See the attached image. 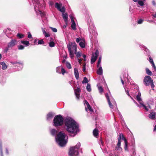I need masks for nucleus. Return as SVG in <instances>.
Returning a JSON list of instances; mask_svg holds the SVG:
<instances>
[{"mask_svg":"<svg viewBox=\"0 0 156 156\" xmlns=\"http://www.w3.org/2000/svg\"><path fill=\"white\" fill-rule=\"evenodd\" d=\"M64 123L66 129L69 133L73 134V136L76 135L79 130V126L74 120L67 117L64 119Z\"/></svg>","mask_w":156,"mask_h":156,"instance_id":"1","label":"nucleus"},{"mask_svg":"<svg viewBox=\"0 0 156 156\" xmlns=\"http://www.w3.org/2000/svg\"><path fill=\"white\" fill-rule=\"evenodd\" d=\"M66 135L62 132H60L57 135L56 140L57 142L61 147H64L66 144L67 141L65 139Z\"/></svg>","mask_w":156,"mask_h":156,"instance_id":"2","label":"nucleus"},{"mask_svg":"<svg viewBox=\"0 0 156 156\" xmlns=\"http://www.w3.org/2000/svg\"><path fill=\"white\" fill-rule=\"evenodd\" d=\"M64 119L60 115H56L53 120V125L56 127L62 126L63 123Z\"/></svg>","mask_w":156,"mask_h":156,"instance_id":"3","label":"nucleus"},{"mask_svg":"<svg viewBox=\"0 0 156 156\" xmlns=\"http://www.w3.org/2000/svg\"><path fill=\"white\" fill-rule=\"evenodd\" d=\"M80 146V143H78L75 146L71 147L69 152V154L70 156H78L79 152L77 149Z\"/></svg>","mask_w":156,"mask_h":156,"instance_id":"4","label":"nucleus"},{"mask_svg":"<svg viewBox=\"0 0 156 156\" xmlns=\"http://www.w3.org/2000/svg\"><path fill=\"white\" fill-rule=\"evenodd\" d=\"M144 83L146 86H148L150 84L152 88H153L154 87L153 80L149 76H146L144 80Z\"/></svg>","mask_w":156,"mask_h":156,"instance_id":"5","label":"nucleus"},{"mask_svg":"<svg viewBox=\"0 0 156 156\" xmlns=\"http://www.w3.org/2000/svg\"><path fill=\"white\" fill-rule=\"evenodd\" d=\"M99 51L98 50H96L95 53H93L92 54L91 58V63L92 64L96 61L97 57L98 56Z\"/></svg>","mask_w":156,"mask_h":156,"instance_id":"6","label":"nucleus"},{"mask_svg":"<svg viewBox=\"0 0 156 156\" xmlns=\"http://www.w3.org/2000/svg\"><path fill=\"white\" fill-rule=\"evenodd\" d=\"M17 41L16 39H12L8 44V47L12 48L15 46L17 43Z\"/></svg>","mask_w":156,"mask_h":156,"instance_id":"7","label":"nucleus"},{"mask_svg":"<svg viewBox=\"0 0 156 156\" xmlns=\"http://www.w3.org/2000/svg\"><path fill=\"white\" fill-rule=\"evenodd\" d=\"M76 98L79 99L80 97V93L81 92V89L78 87L74 90Z\"/></svg>","mask_w":156,"mask_h":156,"instance_id":"8","label":"nucleus"},{"mask_svg":"<svg viewBox=\"0 0 156 156\" xmlns=\"http://www.w3.org/2000/svg\"><path fill=\"white\" fill-rule=\"evenodd\" d=\"M70 46V45H69ZM71 50L74 51V52L77 51V45L75 42L72 43L71 45H70Z\"/></svg>","mask_w":156,"mask_h":156,"instance_id":"9","label":"nucleus"},{"mask_svg":"<svg viewBox=\"0 0 156 156\" xmlns=\"http://www.w3.org/2000/svg\"><path fill=\"white\" fill-rule=\"evenodd\" d=\"M68 48L69 53V55L71 58H73L74 57V54L73 50H71L70 46H68Z\"/></svg>","mask_w":156,"mask_h":156,"instance_id":"10","label":"nucleus"},{"mask_svg":"<svg viewBox=\"0 0 156 156\" xmlns=\"http://www.w3.org/2000/svg\"><path fill=\"white\" fill-rule=\"evenodd\" d=\"M99 131L98 129H95L93 131V133L94 136L95 137L98 138V137Z\"/></svg>","mask_w":156,"mask_h":156,"instance_id":"11","label":"nucleus"},{"mask_svg":"<svg viewBox=\"0 0 156 156\" xmlns=\"http://www.w3.org/2000/svg\"><path fill=\"white\" fill-rule=\"evenodd\" d=\"M62 17L64 20L65 23L66 25V26L67 25V20H68V15L67 13H64L62 14Z\"/></svg>","mask_w":156,"mask_h":156,"instance_id":"12","label":"nucleus"},{"mask_svg":"<svg viewBox=\"0 0 156 156\" xmlns=\"http://www.w3.org/2000/svg\"><path fill=\"white\" fill-rule=\"evenodd\" d=\"M54 115V114L52 112H49L47 115V119L48 120L51 119L53 117Z\"/></svg>","mask_w":156,"mask_h":156,"instance_id":"13","label":"nucleus"},{"mask_svg":"<svg viewBox=\"0 0 156 156\" xmlns=\"http://www.w3.org/2000/svg\"><path fill=\"white\" fill-rule=\"evenodd\" d=\"M121 144V141H120L119 140H118V143L117 145V146L115 147V148L117 150H120L121 149V150H122V147H120Z\"/></svg>","mask_w":156,"mask_h":156,"instance_id":"14","label":"nucleus"},{"mask_svg":"<svg viewBox=\"0 0 156 156\" xmlns=\"http://www.w3.org/2000/svg\"><path fill=\"white\" fill-rule=\"evenodd\" d=\"M74 74L75 78L77 80L79 78V72L78 69L77 68H74Z\"/></svg>","mask_w":156,"mask_h":156,"instance_id":"15","label":"nucleus"},{"mask_svg":"<svg viewBox=\"0 0 156 156\" xmlns=\"http://www.w3.org/2000/svg\"><path fill=\"white\" fill-rule=\"evenodd\" d=\"M121 139L123 140H124V142H126V141H127V140L126 139V138L124 136L123 134L122 133H121L120 134L118 138V140H119L120 141H121Z\"/></svg>","mask_w":156,"mask_h":156,"instance_id":"16","label":"nucleus"},{"mask_svg":"<svg viewBox=\"0 0 156 156\" xmlns=\"http://www.w3.org/2000/svg\"><path fill=\"white\" fill-rule=\"evenodd\" d=\"M155 115L156 114L155 112H152L149 114V117L151 119H154L155 118Z\"/></svg>","mask_w":156,"mask_h":156,"instance_id":"17","label":"nucleus"},{"mask_svg":"<svg viewBox=\"0 0 156 156\" xmlns=\"http://www.w3.org/2000/svg\"><path fill=\"white\" fill-rule=\"evenodd\" d=\"M84 102L86 104V105L87 107V108L89 109V110L90 112H92L93 111V109L92 108L90 107V105L89 103L88 102V101L86 100H85Z\"/></svg>","mask_w":156,"mask_h":156,"instance_id":"18","label":"nucleus"},{"mask_svg":"<svg viewBox=\"0 0 156 156\" xmlns=\"http://www.w3.org/2000/svg\"><path fill=\"white\" fill-rule=\"evenodd\" d=\"M10 63L12 64L13 65H14L16 64H18L19 65H21L23 66V62L22 61H20L19 62H17V61L16 62H11Z\"/></svg>","mask_w":156,"mask_h":156,"instance_id":"19","label":"nucleus"},{"mask_svg":"<svg viewBox=\"0 0 156 156\" xmlns=\"http://www.w3.org/2000/svg\"><path fill=\"white\" fill-rule=\"evenodd\" d=\"M62 5V4H59L58 2H56L55 3V6L58 10L60 8Z\"/></svg>","mask_w":156,"mask_h":156,"instance_id":"20","label":"nucleus"},{"mask_svg":"<svg viewBox=\"0 0 156 156\" xmlns=\"http://www.w3.org/2000/svg\"><path fill=\"white\" fill-rule=\"evenodd\" d=\"M141 96V93L140 92H139L138 93V94L136 95V98L137 100L139 102H140V101H142L141 99L140 98Z\"/></svg>","mask_w":156,"mask_h":156,"instance_id":"21","label":"nucleus"},{"mask_svg":"<svg viewBox=\"0 0 156 156\" xmlns=\"http://www.w3.org/2000/svg\"><path fill=\"white\" fill-rule=\"evenodd\" d=\"M97 74L99 75H101L102 74V69L101 67H100L97 70Z\"/></svg>","mask_w":156,"mask_h":156,"instance_id":"22","label":"nucleus"},{"mask_svg":"<svg viewBox=\"0 0 156 156\" xmlns=\"http://www.w3.org/2000/svg\"><path fill=\"white\" fill-rule=\"evenodd\" d=\"M0 64L2 66V69L3 70H5L7 68V66L4 62H1Z\"/></svg>","mask_w":156,"mask_h":156,"instance_id":"23","label":"nucleus"},{"mask_svg":"<svg viewBox=\"0 0 156 156\" xmlns=\"http://www.w3.org/2000/svg\"><path fill=\"white\" fill-rule=\"evenodd\" d=\"M146 73L150 76H151L152 75V72L147 68L146 69Z\"/></svg>","mask_w":156,"mask_h":156,"instance_id":"24","label":"nucleus"},{"mask_svg":"<svg viewBox=\"0 0 156 156\" xmlns=\"http://www.w3.org/2000/svg\"><path fill=\"white\" fill-rule=\"evenodd\" d=\"M21 42L27 46H29L30 44L29 42L27 41H21Z\"/></svg>","mask_w":156,"mask_h":156,"instance_id":"25","label":"nucleus"},{"mask_svg":"<svg viewBox=\"0 0 156 156\" xmlns=\"http://www.w3.org/2000/svg\"><path fill=\"white\" fill-rule=\"evenodd\" d=\"M2 141L0 140V153L1 156H3L2 152Z\"/></svg>","mask_w":156,"mask_h":156,"instance_id":"26","label":"nucleus"},{"mask_svg":"<svg viewBox=\"0 0 156 156\" xmlns=\"http://www.w3.org/2000/svg\"><path fill=\"white\" fill-rule=\"evenodd\" d=\"M51 134L53 136H54L56 133V130L55 129H52L50 131Z\"/></svg>","mask_w":156,"mask_h":156,"instance_id":"27","label":"nucleus"},{"mask_svg":"<svg viewBox=\"0 0 156 156\" xmlns=\"http://www.w3.org/2000/svg\"><path fill=\"white\" fill-rule=\"evenodd\" d=\"M86 89L87 90L89 91L90 92L91 91V87L89 83H88L87 87H86Z\"/></svg>","mask_w":156,"mask_h":156,"instance_id":"28","label":"nucleus"},{"mask_svg":"<svg viewBox=\"0 0 156 156\" xmlns=\"http://www.w3.org/2000/svg\"><path fill=\"white\" fill-rule=\"evenodd\" d=\"M75 54L76 55V57L77 58H80L81 56V53L80 52H77V51L75 52Z\"/></svg>","mask_w":156,"mask_h":156,"instance_id":"29","label":"nucleus"},{"mask_svg":"<svg viewBox=\"0 0 156 156\" xmlns=\"http://www.w3.org/2000/svg\"><path fill=\"white\" fill-rule=\"evenodd\" d=\"M88 82V80L87 78L86 77H84L83 78V80L82 83H87Z\"/></svg>","mask_w":156,"mask_h":156,"instance_id":"30","label":"nucleus"},{"mask_svg":"<svg viewBox=\"0 0 156 156\" xmlns=\"http://www.w3.org/2000/svg\"><path fill=\"white\" fill-rule=\"evenodd\" d=\"M38 44H44V42L43 39H41L38 41Z\"/></svg>","mask_w":156,"mask_h":156,"instance_id":"31","label":"nucleus"},{"mask_svg":"<svg viewBox=\"0 0 156 156\" xmlns=\"http://www.w3.org/2000/svg\"><path fill=\"white\" fill-rule=\"evenodd\" d=\"M79 45L82 48H84L85 47V44L83 42H80L79 43Z\"/></svg>","mask_w":156,"mask_h":156,"instance_id":"32","label":"nucleus"},{"mask_svg":"<svg viewBox=\"0 0 156 156\" xmlns=\"http://www.w3.org/2000/svg\"><path fill=\"white\" fill-rule=\"evenodd\" d=\"M101 57H100L98 59V63H97V67L98 68L99 67L100 64L101 63Z\"/></svg>","mask_w":156,"mask_h":156,"instance_id":"33","label":"nucleus"},{"mask_svg":"<svg viewBox=\"0 0 156 156\" xmlns=\"http://www.w3.org/2000/svg\"><path fill=\"white\" fill-rule=\"evenodd\" d=\"M16 36L17 37H19L20 38H23L24 37V35L23 34L20 33H18Z\"/></svg>","mask_w":156,"mask_h":156,"instance_id":"34","label":"nucleus"},{"mask_svg":"<svg viewBox=\"0 0 156 156\" xmlns=\"http://www.w3.org/2000/svg\"><path fill=\"white\" fill-rule=\"evenodd\" d=\"M125 145L124 146V149L125 151H128V142L127 141L124 142Z\"/></svg>","mask_w":156,"mask_h":156,"instance_id":"35","label":"nucleus"},{"mask_svg":"<svg viewBox=\"0 0 156 156\" xmlns=\"http://www.w3.org/2000/svg\"><path fill=\"white\" fill-rule=\"evenodd\" d=\"M58 10L61 12L64 13L65 12V7L64 6H63L62 8H60Z\"/></svg>","mask_w":156,"mask_h":156,"instance_id":"36","label":"nucleus"},{"mask_svg":"<svg viewBox=\"0 0 156 156\" xmlns=\"http://www.w3.org/2000/svg\"><path fill=\"white\" fill-rule=\"evenodd\" d=\"M76 23H72L71 27L73 30H76Z\"/></svg>","mask_w":156,"mask_h":156,"instance_id":"37","label":"nucleus"},{"mask_svg":"<svg viewBox=\"0 0 156 156\" xmlns=\"http://www.w3.org/2000/svg\"><path fill=\"white\" fill-rule=\"evenodd\" d=\"M66 64L67 67L69 69H70L72 68L71 65L69 63L67 62H66Z\"/></svg>","mask_w":156,"mask_h":156,"instance_id":"38","label":"nucleus"},{"mask_svg":"<svg viewBox=\"0 0 156 156\" xmlns=\"http://www.w3.org/2000/svg\"><path fill=\"white\" fill-rule=\"evenodd\" d=\"M55 44L53 41H51L49 43V46L51 47H53L55 46Z\"/></svg>","mask_w":156,"mask_h":156,"instance_id":"39","label":"nucleus"},{"mask_svg":"<svg viewBox=\"0 0 156 156\" xmlns=\"http://www.w3.org/2000/svg\"><path fill=\"white\" fill-rule=\"evenodd\" d=\"M98 89L100 93H102L103 91V89L101 86H99L98 87Z\"/></svg>","mask_w":156,"mask_h":156,"instance_id":"40","label":"nucleus"},{"mask_svg":"<svg viewBox=\"0 0 156 156\" xmlns=\"http://www.w3.org/2000/svg\"><path fill=\"white\" fill-rule=\"evenodd\" d=\"M109 105L111 108H113V106L110 102V100L108 101Z\"/></svg>","mask_w":156,"mask_h":156,"instance_id":"41","label":"nucleus"},{"mask_svg":"<svg viewBox=\"0 0 156 156\" xmlns=\"http://www.w3.org/2000/svg\"><path fill=\"white\" fill-rule=\"evenodd\" d=\"M138 3L141 6H142L144 5V2L141 0H139L138 1Z\"/></svg>","mask_w":156,"mask_h":156,"instance_id":"42","label":"nucleus"},{"mask_svg":"<svg viewBox=\"0 0 156 156\" xmlns=\"http://www.w3.org/2000/svg\"><path fill=\"white\" fill-rule=\"evenodd\" d=\"M49 28L54 32H56L57 31V29L55 28H53L51 27H50Z\"/></svg>","mask_w":156,"mask_h":156,"instance_id":"43","label":"nucleus"},{"mask_svg":"<svg viewBox=\"0 0 156 156\" xmlns=\"http://www.w3.org/2000/svg\"><path fill=\"white\" fill-rule=\"evenodd\" d=\"M60 67H57L56 69V72L57 73H60L61 72L60 71Z\"/></svg>","mask_w":156,"mask_h":156,"instance_id":"44","label":"nucleus"},{"mask_svg":"<svg viewBox=\"0 0 156 156\" xmlns=\"http://www.w3.org/2000/svg\"><path fill=\"white\" fill-rule=\"evenodd\" d=\"M18 48L19 50H22L24 48V47L22 45L18 46Z\"/></svg>","mask_w":156,"mask_h":156,"instance_id":"45","label":"nucleus"},{"mask_svg":"<svg viewBox=\"0 0 156 156\" xmlns=\"http://www.w3.org/2000/svg\"><path fill=\"white\" fill-rule=\"evenodd\" d=\"M140 103L142 105V106L144 108H145V110L146 111H148V108H147V107L145 105H144L143 103H141V102H140Z\"/></svg>","mask_w":156,"mask_h":156,"instance_id":"46","label":"nucleus"},{"mask_svg":"<svg viewBox=\"0 0 156 156\" xmlns=\"http://www.w3.org/2000/svg\"><path fill=\"white\" fill-rule=\"evenodd\" d=\"M149 61L152 64H153V63H154L153 60L152 58H151V57H149Z\"/></svg>","mask_w":156,"mask_h":156,"instance_id":"47","label":"nucleus"},{"mask_svg":"<svg viewBox=\"0 0 156 156\" xmlns=\"http://www.w3.org/2000/svg\"><path fill=\"white\" fill-rule=\"evenodd\" d=\"M61 70L62 73L64 75L65 73H66V71L65 70V69L62 67L61 68Z\"/></svg>","mask_w":156,"mask_h":156,"instance_id":"48","label":"nucleus"},{"mask_svg":"<svg viewBox=\"0 0 156 156\" xmlns=\"http://www.w3.org/2000/svg\"><path fill=\"white\" fill-rule=\"evenodd\" d=\"M105 97H106V98H107V101H108L109 100H110L108 94V93H106L105 94Z\"/></svg>","mask_w":156,"mask_h":156,"instance_id":"49","label":"nucleus"},{"mask_svg":"<svg viewBox=\"0 0 156 156\" xmlns=\"http://www.w3.org/2000/svg\"><path fill=\"white\" fill-rule=\"evenodd\" d=\"M143 20L142 19H140L138 20L137 21V23L139 24H141L143 22Z\"/></svg>","mask_w":156,"mask_h":156,"instance_id":"50","label":"nucleus"},{"mask_svg":"<svg viewBox=\"0 0 156 156\" xmlns=\"http://www.w3.org/2000/svg\"><path fill=\"white\" fill-rule=\"evenodd\" d=\"M152 66L154 68V70L156 71V67L155 66L154 63L152 64Z\"/></svg>","mask_w":156,"mask_h":156,"instance_id":"51","label":"nucleus"},{"mask_svg":"<svg viewBox=\"0 0 156 156\" xmlns=\"http://www.w3.org/2000/svg\"><path fill=\"white\" fill-rule=\"evenodd\" d=\"M44 35L45 37H49L50 36V35L49 34L47 33H46L45 34H44Z\"/></svg>","mask_w":156,"mask_h":156,"instance_id":"52","label":"nucleus"},{"mask_svg":"<svg viewBox=\"0 0 156 156\" xmlns=\"http://www.w3.org/2000/svg\"><path fill=\"white\" fill-rule=\"evenodd\" d=\"M10 48L8 47V45L7 47H6L5 49L4 50L5 52H7L9 50V48Z\"/></svg>","mask_w":156,"mask_h":156,"instance_id":"53","label":"nucleus"},{"mask_svg":"<svg viewBox=\"0 0 156 156\" xmlns=\"http://www.w3.org/2000/svg\"><path fill=\"white\" fill-rule=\"evenodd\" d=\"M78 62H79V63L80 64H81V62L82 61V59L81 58H78Z\"/></svg>","mask_w":156,"mask_h":156,"instance_id":"54","label":"nucleus"},{"mask_svg":"<svg viewBox=\"0 0 156 156\" xmlns=\"http://www.w3.org/2000/svg\"><path fill=\"white\" fill-rule=\"evenodd\" d=\"M28 37L29 38L32 37V35L30 32H28Z\"/></svg>","mask_w":156,"mask_h":156,"instance_id":"55","label":"nucleus"},{"mask_svg":"<svg viewBox=\"0 0 156 156\" xmlns=\"http://www.w3.org/2000/svg\"><path fill=\"white\" fill-rule=\"evenodd\" d=\"M81 38H77L76 39V42L77 43L79 42L80 40H81Z\"/></svg>","mask_w":156,"mask_h":156,"instance_id":"56","label":"nucleus"},{"mask_svg":"<svg viewBox=\"0 0 156 156\" xmlns=\"http://www.w3.org/2000/svg\"><path fill=\"white\" fill-rule=\"evenodd\" d=\"M126 94L128 95L129 96H130L129 92L128 90H126Z\"/></svg>","mask_w":156,"mask_h":156,"instance_id":"57","label":"nucleus"},{"mask_svg":"<svg viewBox=\"0 0 156 156\" xmlns=\"http://www.w3.org/2000/svg\"><path fill=\"white\" fill-rule=\"evenodd\" d=\"M42 32H43V34H45L46 33V31L44 29H42Z\"/></svg>","mask_w":156,"mask_h":156,"instance_id":"58","label":"nucleus"},{"mask_svg":"<svg viewBox=\"0 0 156 156\" xmlns=\"http://www.w3.org/2000/svg\"><path fill=\"white\" fill-rule=\"evenodd\" d=\"M83 72H85L86 71V67H83Z\"/></svg>","mask_w":156,"mask_h":156,"instance_id":"59","label":"nucleus"},{"mask_svg":"<svg viewBox=\"0 0 156 156\" xmlns=\"http://www.w3.org/2000/svg\"><path fill=\"white\" fill-rule=\"evenodd\" d=\"M71 22L72 23H75V21L73 19H72L71 20Z\"/></svg>","mask_w":156,"mask_h":156,"instance_id":"60","label":"nucleus"},{"mask_svg":"<svg viewBox=\"0 0 156 156\" xmlns=\"http://www.w3.org/2000/svg\"><path fill=\"white\" fill-rule=\"evenodd\" d=\"M5 151H6V154H9V151H8L7 148H6Z\"/></svg>","mask_w":156,"mask_h":156,"instance_id":"61","label":"nucleus"},{"mask_svg":"<svg viewBox=\"0 0 156 156\" xmlns=\"http://www.w3.org/2000/svg\"><path fill=\"white\" fill-rule=\"evenodd\" d=\"M154 131H156V124L155 125V126L154 127Z\"/></svg>","mask_w":156,"mask_h":156,"instance_id":"62","label":"nucleus"},{"mask_svg":"<svg viewBox=\"0 0 156 156\" xmlns=\"http://www.w3.org/2000/svg\"><path fill=\"white\" fill-rule=\"evenodd\" d=\"M121 81L122 83V84L123 85L124 84V82L122 79H121Z\"/></svg>","mask_w":156,"mask_h":156,"instance_id":"63","label":"nucleus"},{"mask_svg":"<svg viewBox=\"0 0 156 156\" xmlns=\"http://www.w3.org/2000/svg\"><path fill=\"white\" fill-rule=\"evenodd\" d=\"M153 16L154 17L156 18V13H155Z\"/></svg>","mask_w":156,"mask_h":156,"instance_id":"64","label":"nucleus"}]
</instances>
